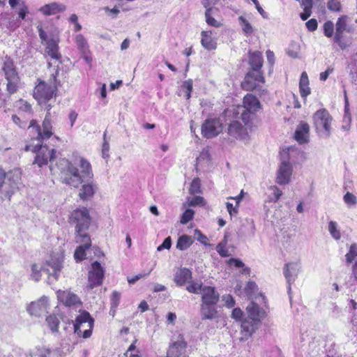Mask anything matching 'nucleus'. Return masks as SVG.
<instances>
[{"label":"nucleus","instance_id":"f257e3e1","mask_svg":"<svg viewBox=\"0 0 357 357\" xmlns=\"http://www.w3.org/2000/svg\"><path fill=\"white\" fill-rule=\"evenodd\" d=\"M77 167L68 160L61 159L59 163L61 169V178L63 183L73 188H78L85 181H88L93 177L91 164L84 158H81Z\"/></svg>","mask_w":357,"mask_h":357},{"label":"nucleus","instance_id":"f03ea898","mask_svg":"<svg viewBox=\"0 0 357 357\" xmlns=\"http://www.w3.org/2000/svg\"><path fill=\"white\" fill-rule=\"evenodd\" d=\"M38 132L37 142L36 145L26 146V151H31L36 153L33 164H37L39 167L46 165L48 161L52 162L54 158L55 150L49 149L47 146L40 144L41 140L48 139L53 135L52 125L51 120V114L47 111V114L42 124V130L37 126Z\"/></svg>","mask_w":357,"mask_h":357},{"label":"nucleus","instance_id":"7ed1b4c3","mask_svg":"<svg viewBox=\"0 0 357 357\" xmlns=\"http://www.w3.org/2000/svg\"><path fill=\"white\" fill-rule=\"evenodd\" d=\"M64 253L63 251L53 252L49 260L46 261L42 268L36 264L31 266V278L35 281H39L41 278V271L48 274V283L51 284L56 281L63 268Z\"/></svg>","mask_w":357,"mask_h":357},{"label":"nucleus","instance_id":"20e7f679","mask_svg":"<svg viewBox=\"0 0 357 357\" xmlns=\"http://www.w3.org/2000/svg\"><path fill=\"white\" fill-rule=\"evenodd\" d=\"M94 320L88 312L84 311L78 315L74 324V332L78 337L84 339L91 337Z\"/></svg>","mask_w":357,"mask_h":357},{"label":"nucleus","instance_id":"39448f33","mask_svg":"<svg viewBox=\"0 0 357 357\" xmlns=\"http://www.w3.org/2000/svg\"><path fill=\"white\" fill-rule=\"evenodd\" d=\"M54 88L46 84L45 82H40L33 90V97L38 103L45 107V109L50 111L52 104L49 103L54 96Z\"/></svg>","mask_w":357,"mask_h":357},{"label":"nucleus","instance_id":"423d86ee","mask_svg":"<svg viewBox=\"0 0 357 357\" xmlns=\"http://www.w3.org/2000/svg\"><path fill=\"white\" fill-rule=\"evenodd\" d=\"M314 123L317 132L323 136L328 137L331 135L332 116L326 109L317 110L313 116Z\"/></svg>","mask_w":357,"mask_h":357},{"label":"nucleus","instance_id":"0eeeda50","mask_svg":"<svg viewBox=\"0 0 357 357\" xmlns=\"http://www.w3.org/2000/svg\"><path fill=\"white\" fill-rule=\"evenodd\" d=\"M70 222L75 225V231H87L91 224L88 209L83 207L73 211L70 217Z\"/></svg>","mask_w":357,"mask_h":357},{"label":"nucleus","instance_id":"6e6552de","mask_svg":"<svg viewBox=\"0 0 357 357\" xmlns=\"http://www.w3.org/2000/svg\"><path fill=\"white\" fill-rule=\"evenodd\" d=\"M21 180V172L14 169L6 172V178L4 180L3 199H10V197L18 188Z\"/></svg>","mask_w":357,"mask_h":357},{"label":"nucleus","instance_id":"1a4fd4ad","mask_svg":"<svg viewBox=\"0 0 357 357\" xmlns=\"http://www.w3.org/2000/svg\"><path fill=\"white\" fill-rule=\"evenodd\" d=\"M264 82L265 79L261 69H250L245 75L242 86L247 91H252L259 83Z\"/></svg>","mask_w":357,"mask_h":357},{"label":"nucleus","instance_id":"9d476101","mask_svg":"<svg viewBox=\"0 0 357 357\" xmlns=\"http://www.w3.org/2000/svg\"><path fill=\"white\" fill-rule=\"evenodd\" d=\"M222 130V123L215 118L206 119L202 126V134L208 139L217 136Z\"/></svg>","mask_w":357,"mask_h":357},{"label":"nucleus","instance_id":"9b49d317","mask_svg":"<svg viewBox=\"0 0 357 357\" xmlns=\"http://www.w3.org/2000/svg\"><path fill=\"white\" fill-rule=\"evenodd\" d=\"M91 266L92 269L89 272L88 277L89 284L87 288L89 289L100 285L104 277V271L99 262H93Z\"/></svg>","mask_w":357,"mask_h":357},{"label":"nucleus","instance_id":"f8f14e48","mask_svg":"<svg viewBox=\"0 0 357 357\" xmlns=\"http://www.w3.org/2000/svg\"><path fill=\"white\" fill-rule=\"evenodd\" d=\"M49 307L48 297L43 296L36 301L31 302L26 307L28 312L36 317H41L47 313Z\"/></svg>","mask_w":357,"mask_h":357},{"label":"nucleus","instance_id":"ddd939ff","mask_svg":"<svg viewBox=\"0 0 357 357\" xmlns=\"http://www.w3.org/2000/svg\"><path fill=\"white\" fill-rule=\"evenodd\" d=\"M292 172L293 168L291 165L288 161L284 159L281 162L279 169L278 170L276 182L279 185L288 184L290 181Z\"/></svg>","mask_w":357,"mask_h":357},{"label":"nucleus","instance_id":"4468645a","mask_svg":"<svg viewBox=\"0 0 357 357\" xmlns=\"http://www.w3.org/2000/svg\"><path fill=\"white\" fill-rule=\"evenodd\" d=\"M227 133L236 139H245L248 136L247 130L238 121H233L229 123Z\"/></svg>","mask_w":357,"mask_h":357},{"label":"nucleus","instance_id":"2eb2a0df","mask_svg":"<svg viewBox=\"0 0 357 357\" xmlns=\"http://www.w3.org/2000/svg\"><path fill=\"white\" fill-rule=\"evenodd\" d=\"M202 303L217 304L219 301L220 294L215 287L204 286L201 291Z\"/></svg>","mask_w":357,"mask_h":357},{"label":"nucleus","instance_id":"dca6fc26","mask_svg":"<svg viewBox=\"0 0 357 357\" xmlns=\"http://www.w3.org/2000/svg\"><path fill=\"white\" fill-rule=\"evenodd\" d=\"M186 349V343L183 337H179L178 340L170 345L167 357H182L184 356Z\"/></svg>","mask_w":357,"mask_h":357},{"label":"nucleus","instance_id":"f3484780","mask_svg":"<svg viewBox=\"0 0 357 357\" xmlns=\"http://www.w3.org/2000/svg\"><path fill=\"white\" fill-rule=\"evenodd\" d=\"M300 268V264L298 262H291L285 264L284 274L289 284V291L291 290V284L294 282L298 275Z\"/></svg>","mask_w":357,"mask_h":357},{"label":"nucleus","instance_id":"a211bd4d","mask_svg":"<svg viewBox=\"0 0 357 357\" xmlns=\"http://www.w3.org/2000/svg\"><path fill=\"white\" fill-rule=\"evenodd\" d=\"M246 310L250 319L257 323L266 317L265 310L255 302H251L246 307Z\"/></svg>","mask_w":357,"mask_h":357},{"label":"nucleus","instance_id":"6ab92c4d","mask_svg":"<svg viewBox=\"0 0 357 357\" xmlns=\"http://www.w3.org/2000/svg\"><path fill=\"white\" fill-rule=\"evenodd\" d=\"M57 297L66 306L75 305L80 303L78 296L69 291H58Z\"/></svg>","mask_w":357,"mask_h":357},{"label":"nucleus","instance_id":"aec40b11","mask_svg":"<svg viewBox=\"0 0 357 357\" xmlns=\"http://www.w3.org/2000/svg\"><path fill=\"white\" fill-rule=\"evenodd\" d=\"M309 125L301 122L295 131V139L301 144L307 143L309 140Z\"/></svg>","mask_w":357,"mask_h":357},{"label":"nucleus","instance_id":"412c9836","mask_svg":"<svg viewBox=\"0 0 357 357\" xmlns=\"http://www.w3.org/2000/svg\"><path fill=\"white\" fill-rule=\"evenodd\" d=\"M216 304L202 303L200 308V315L202 319H214L218 317V311L215 307Z\"/></svg>","mask_w":357,"mask_h":357},{"label":"nucleus","instance_id":"4be33fe9","mask_svg":"<svg viewBox=\"0 0 357 357\" xmlns=\"http://www.w3.org/2000/svg\"><path fill=\"white\" fill-rule=\"evenodd\" d=\"M66 10V6L57 2H52L44 5L39 8V11L45 16L55 15Z\"/></svg>","mask_w":357,"mask_h":357},{"label":"nucleus","instance_id":"5701e85b","mask_svg":"<svg viewBox=\"0 0 357 357\" xmlns=\"http://www.w3.org/2000/svg\"><path fill=\"white\" fill-rule=\"evenodd\" d=\"M201 44L204 49L208 51L216 49L217 43L215 39L212 37L211 31H202L201 32Z\"/></svg>","mask_w":357,"mask_h":357},{"label":"nucleus","instance_id":"b1692460","mask_svg":"<svg viewBox=\"0 0 357 357\" xmlns=\"http://www.w3.org/2000/svg\"><path fill=\"white\" fill-rule=\"evenodd\" d=\"M243 109L257 112L260 109L259 100L251 94L246 95L243 98Z\"/></svg>","mask_w":357,"mask_h":357},{"label":"nucleus","instance_id":"393cba45","mask_svg":"<svg viewBox=\"0 0 357 357\" xmlns=\"http://www.w3.org/2000/svg\"><path fill=\"white\" fill-rule=\"evenodd\" d=\"M2 70L4 72L6 79L18 77L14 62L9 56H6L3 59Z\"/></svg>","mask_w":357,"mask_h":357},{"label":"nucleus","instance_id":"a878e982","mask_svg":"<svg viewBox=\"0 0 357 357\" xmlns=\"http://www.w3.org/2000/svg\"><path fill=\"white\" fill-rule=\"evenodd\" d=\"M191 271L186 268H183L176 271L174 277V282L176 284L183 286L188 281V280L191 279Z\"/></svg>","mask_w":357,"mask_h":357},{"label":"nucleus","instance_id":"bb28decb","mask_svg":"<svg viewBox=\"0 0 357 357\" xmlns=\"http://www.w3.org/2000/svg\"><path fill=\"white\" fill-rule=\"evenodd\" d=\"M45 52L53 59L59 60L61 55L59 53L57 42L54 39H50L46 43Z\"/></svg>","mask_w":357,"mask_h":357},{"label":"nucleus","instance_id":"cd10ccee","mask_svg":"<svg viewBox=\"0 0 357 357\" xmlns=\"http://www.w3.org/2000/svg\"><path fill=\"white\" fill-rule=\"evenodd\" d=\"M9 5L14 9L18 6V15L21 20H24L28 13V6L24 0H8Z\"/></svg>","mask_w":357,"mask_h":357},{"label":"nucleus","instance_id":"c85d7f7f","mask_svg":"<svg viewBox=\"0 0 357 357\" xmlns=\"http://www.w3.org/2000/svg\"><path fill=\"white\" fill-rule=\"evenodd\" d=\"M344 32V31H335L333 38L334 43H337L342 50H346L351 45V40L347 38Z\"/></svg>","mask_w":357,"mask_h":357},{"label":"nucleus","instance_id":"c756f323","mask_svg":"<svg viewBox=\"0 0 357 357\" xmlns=\"http://www.w3.org/2000/svg\"><path fill=\"white\" fill-rule=\"evenodd\" d=\"M263 57L260 52L256 51L249 54V65L250 69H261L263 66Z\"/></svg>","mask_w":357,"mask_h":357},{"label":"nucleus","instance_id":"7c9ffc66","mask_svg":"<svg viewBox=\"0 0 357 357\" xmlns=\"http://www.w3.org/2000/svg\"><path fill=\"white\" fill-rule=\"evenodd\" d=\"M75 240L81 246H84L85 248H90L91 246V237L87 234V231H75Z\"/></svg>","mask_w":357,"mask_h":357},{"label":"nucleus","instance_id":"2f4dec72","mask_svg":"<svg viewBox=\"0 0 357 357\" xmlns=\"http://www.w3.org/2000/svg\"><path fill=\"white\" fill-rule=\"evenodd\" d=\"M257 323L255 321L244 320L241 324V332L248 338L250 337L252 333L255 331L257 326L255 324Z\"/></svg>","mask_w":357,"mask_h":357},{"label":"nucleus","instance_id":"473e14b6","mask_svg":"<svg viewBox=\"0 0 357 357\" xmlns=\"http://www.w3.org/2000/svg\"><path fill=\"white\" fill-rule=\"evenodd\" d=\"M193 238L190 236L183 234L178 237L176 248L179 250H186L193 243Z\"/></svg>","mask_w":357,"mask_h":357},{"label":"nucleus","instance_id":"72a5a7b5","mask_svg":"<svg viewBox=\"0 0 357 357\" xmlns=\"http://www.w3.org/2000/svg\"><path fill=\"white\" fill-rule=\"evenodd\" d=\"M95 192V188L91 183L84 184L80 189L79 196L81 199L86 200L91 198Z\"/></svg>","mask_w":357,"mask_h":357},{"label":"nucleus","instance_id":"f704fd0d","mask_svg":"<svg viewBox=\"0 0 357 357\" xmlns=\"http://www.w3.org/2000/svg\"><path fill=\"white\" fill-rule=\"evenodd\" d=\"M346 262L350 264L354 261H357V244L353 243L351 245L349 252L345 255Z\"/></svg>","mask_w":357,"mask_h":357},{"label":"nucleus","instance_id":"c9c22d12","mask_svg":"<svg viewBox=\"0 0 357 357\" xmlns=\"http://www.w3.org/2000/svg\"><path fill=\"white\" fill-rule=\"evenodd\" d=\"M269 190L271 194L268 196V202H277L282 195V192L275 185L271 186Z\"/></svg>","mask_w":357,"mask_h":357},{"label":"nucleus","instance_id":"e433bc0d","mask_svg":"<svg viewBox=\"0 0 357 357\" xmlns=\"http://www.w3.org/2000/svg\"><path fill=\"white\" fill-rule=\"evenodd\" d=\"M229 264L230 265H234L236 268H243V269L241 271L242 274L249 275L250 273V268L245 266L244 263L238 259L231 258L229 260Z\"/></svg>","mask_w":357,"mask_h":357},{"label":"nucleus","instance_id":"4c0bfd02","mask_svg":"<svg viewBox=\"0 0 357 357\" xmlns=\"http://www.w3.org/2000/svg\"><path fill=\"white\" fill-rule=\"evenodd\" d=\"M349 17L347 15H341L338 17L336 23H335V31H344L347 29V21Z\"/></svg>","mask_w":357,"mask_h":357},{"label":"nucleus","instance_id":"58836bf2","mask_svg":"<svg viewBox=\"0 0 357 357\" xmlns=\"http://www.w3.org/2000/svg\"><path fill=\"white\" fill-rule=\"evenodd\" d=\"M238 21L242 27V30L245 35H250L252 33L253 28L252 25L243 16H240L238 17Z\"/></svg>","mask_w":357,"mask_h":357},{"label":"nucleus","instance_id":"ea45409f","mask_svg":"<svg viewBox=\"0 0 357 357\" xmlns=\"http://www.w3.org/2000/svg\"><path fill=\"white\" fill-rule=\"evenodd\" d=\"M7 83V91L10 94H13L17 92L18 89L19 77L13 78H6Z\"/></svg>","mask_w":357,"mask_h":357},{"label":"nucleus","instance_id":"a19ab883","mask_svg":"<svg viewBox=\"0 0 357 357\" xmlns=\"http://www.w3.org/2000/svg\"><path fill=\"white\" fill-rule=\"evenodd\" d=\"M16 107L19 111L26 114H31L32 112V108L31 104L27 101L20 99L16 102Z\"/></svg>","mask_w":357,"mask_h":357},{"label":"nucleus","instance_id":"79ce46f5","mask_svg":"<svg viewBox=\"0 0 357 357\" xmlns=\"http://www.w3.org/2000/svg\"><path fill=\"white\" fill-rule=\"evenodd\" d=\"M241 117L245 125L250 126L252 123V120L255 117V112L247 111L242 109Z\"/></svg>","mask_w":357,"mask_h":357},{"label":"nucleus","instance_id":"37998d69","mask_svg":"<svg viewBox=\"0 0 357 357\" xmlns=\"http://www.w3.org/2000/svg\"><path fill=\"white\" fill-rule=\"evenodd\" d=\"M328 231L333 238L339 240L341 238L340 230L337 229V224L334 221H330L328 223Z\"/></svg>","mask_w":357,"mask_h":357},{"label":"nucleus","instance_id":"c03bdc74","mask_svg":"<svg viewBox=\"0 0 357 357\" xmlns=\"http://www.w3.org/2000/svg\"><path fill=\"white\" fill-rule=\"evenodd\" d=\"M216 11H210V10L205 11L206 22L209 26L219 27L221 26V24L212 17V15Z\"/></svg>","mask_w":357,"mask_h":357},{"label":"nucleus","instance_id":"a18cd8bd","mask_svg":"<svg viewBox=\"0 0 357 357\" xmlns=\"http://www.w3.org/2000/svg\"><path fill=\"white\" fill-rule=\"evenodd\" d=\"M324 33L327 38H331L335 35L334 32V24L332 21H326L324 25Z\"/></svg>","mask_w":357,"mask_h":357},{"label":"nucleus","instance_id":"49530a36","mask_svg":"<svg viewBox=\"0 0 357 357\" xmlns=\"http://www.w3.org/2000/svg\"><path fill=\"white\" fill-rule=\"evenodd\" d=\"M89 248H85L84 246H78L74 253V257L77 262L81 261L85 259L86 250Z\"/></svg>","mask_w":357,"mask_h":357},{"label":"nucleus","instance_id":"de8ad7c7","mask_svg":"<svg viewBox=\"0 0 357 357\" xmlns=\"http://www.w3.org/2000/svg\"><path fill=\"white\" fill-rule=\"evenodd\" d=\"M46 321L48 326L53 332L57 331L59 324V320L55 315H50L47 317Z\"/></svg>","mask_w":357,"mask_h":357},{"label":"nucleus","instance_id":"09e8293b","mask_svg":"<svg viewBox=\"0 0 357 357\" xmlns=\"http://www.w3.org/2000/svg\"><path fill=\"white\" fill-rule=\"evenodd\" d=\"M343 200L349 208H351L357 204L356 197L353 193H351L349 192H347L344 195Z\"/></svg>","mask_w":357,"mask_h":357},{"label":"nucleus","instance_id":"8fccbe9b","mask_svg":"<svg viewBox=\"0 0 357 357\" xmlns=\"http://www.w3.org/2000/svg\"><path fill=\"white\" fill-rule=\"evenodd\" d=\"M204 288L202 284H199L195 282H191L186 287V289L195 294H201L202 289Z\"/></svg>","mask_w":357,"mask_h":357},{"label":"nucleus","instance_id":"3c124183","mask_svg":"<svg viewBox=\"0 0 357 357\" xmlns=\"http://www.w3.org/2000/svg\"><path fill=\"white\" fill-rule=\"evenodd\" d=\"M189 192L192 195H195L201 192V182L199 178H195L192 180Z\"/></svg>","mask_w":357,"mask_h":357},{"label":"nucleus","instance_id":"603ef678","mask_svg":"<svg viewBox=\"0 0 357 357\" xmlns=\"http://www.w3.org/2000/svg\"><path fill=\"white\" fill-rule=\"evenodd\" d=\"M327 8L333 12L339 13L342 10V5L338 0H329L327 3Z\"/></svg>","mask_w":357,"mask_h":357},{"label":"nucleus","instance_id":"864d4df0","mask_svg":"<svg viewBox=\"0 0 357 357\" xmlns=\"http://www.w3.org/2000/svg\"><path fill=\"white\" fill-rule=\"evenodd\" d=\"M195 212L192 209H186L183 213L181 218V223L183 225L187 224L189 221H190L194 217Z\"/></svg>","mask_w":357,"mask_h":357},{"label":"nucleus","instance_id":"5fc2aeb1","mask_svg":"<svg viewBox=\"0 0 357 357\" xmlns=\"http://www.w3.org/2000/svg\"><path fill=\"white\" fill-rule=\"evenodd\" d=\"M219 0H201L202 6L206 8V10L218 11V8L214 6L218 3Z\"/></svg>","mask_w":357,"mask_h":357},{"label":"nucleus","instance_id":"6e6d98bb","mask_svg":"<svg viewBox=\"0 0 357 357\" xmlns=\"http://www.w3.org/2000/svg\"><path fill=\"white\" fill-rule=\"evenodd\" d=\"M181 87L183 90L185 91V97L186 99H190L191 95V91L192 90V79H189L183 82Z\"/></svg>","mask_w":357,"mask_h":357},{"label":"nucleus","instance_id":"4d7b16f0","mask_svg":"<svg viewBox=\"0 0 357 357\" xmlns=\"http://www.w3.org/2000/svg\"><path fill=\"white\" fill-rule=\"evenodd\" d=\"M121 294L116 291H114L111 296V307L113 309L116 308L119 304Z\"/></svg>","mask_w":357,"mask_h":357},{"label":"nucleus","instance_id":"13d9d810","mask_svg":"<svg viewBox=\"0 0 357 357\" xmlns=\"http://www.w3.org/2000/svg\"><path fill=\"white\" fill-rule=\"evenodd\" d=\"M103 139H104V142H103L102 147V156L104 158H108L109 156V142L106 139V132H105L103 135Z\"/></svg>","mask_w":357,"mask_h":357},{"label":"nucleus","instance_id":"bf43d9fd","mask_svg":"<svg viewBox=\"0 0 357 357\" xmlns=\"http://www.w3.org/2000/svg\"><path fill=\"white\" fill-rule=\"evenodd\" d=\"M6 178V172L0 166V196L3 199L4 180Z\"/></svg>","mask_w":357,"mask_h":357},{"label":"nucleus","instance_id":"052dcab7","mask_svg":"<svg viewBox=\"0 0 357 357\" xmlns=\"http://www.w3.org/2000/svg\"><path fill=\"white\" fill-rule=\"evenodd\" d=\"M75 42L78 48L82 50L86 49L87 43L86 39L82 34H78L76 36Z\"/></svg>","mask_w":357,"mask_h":357},{"label":"nucleus","instance_id":"680f3d73","mask_svg":"<svg viewBox=\"0 0 357 357\" xmlns=\"http://www.w3.org/2000/svg\"><path fill=\"white\" fill-rule=\"evenodd\" d=\"M351 114H344L342 120V128L344 130H349L351 127Z\"/></svg>","mask_w":357,"mask_h":357},{"label":"nucleus","instance_id":"e2e57ef3","mask_svg":"<svg viewBox=\"0 0 357 357\" xmlns=\"http://www.w3.org/2000/svg\"><path fill=\"white\" fill-rule=\"evenodd\" d=\"M257 284L255 282L249 281L245 287V292L247 295H252L257 289Z\"/></svg>","mask_w":357,"mask_h":357},{"label":"nucleus","instance_id":"0e129e2a","mask_svg":"<svg viewBox=\"0 0 357 357\" xmlns=\"http://www.w3.org/2000/svg\"><path fill=\"white\" fill-rule=\"evenodd\" d=\"M189 206H202L204 204V199L202 197L196 196L192 197L190 200H189Z\"/></svg>","mask_w":357,"mask_h":357},{"label":"nucleus","instance_id":"69168bd1","mask_svg":"<svg viewBox=\"0 0 357 357\" xmlns=\"http://www.w3.org/2000/svg\"><path fill=\"white\" fill-rule=\"evenodd\" d=\"M216 251L222 257H226L229 256L228 250L225 248V245L222 243L218 244V245L216 246Z\"/></svg>","mask_w":357,"mask_h":357},{"label":"nucleus","instance_id":"338daca9","mask_svg":"<svg viewBox=\"0 0 357 357\" xmlns=\"http://www.w3.org/2000/svg\"><path fill=\"white\" fill-rule=\"evenodd\" d=\"M172 246V239L170 236L167 237L163 243L157 248L158 251H162L164 249L169 250Z\"/></svg>","mask_w":357,"mask_h":357},{"label":"nucleus","instance_id":"774afa93","mask_svg":"<svg viewBox=\"0 0 357 357\" xmlns=\"http://www.w3.org/2000/svg\"><path fill=\"white\" fill-rule=\"evenodd\" d=\"M102 9L108 14V15L112 17L113 18H116L120 13V10L116 6L113 8L104 7Z\"/></svg>","mask_w":357,"mask_h":357}]
</instances>
